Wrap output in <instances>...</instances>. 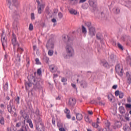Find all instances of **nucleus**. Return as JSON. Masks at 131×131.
I'll return each mask as SVG.
<instances>
[{
    "label": "nucleus",
    "mask_w": 131,
    "mask_h": 131,
    "mask_svg": "<svg viewBox=\"0 0 131 131\" xmlns=\"http://www.w3.org/2000/svg\"><path fill=\"white\" fill-rule=\"evenodd\" d=\"M82 32L84 33V34L86 33V28H85L84 26H82Z\"/></svg>",
    "instance_id": "33"
},
{
    "label": "nucleus",
    "mask_w": 131,
    "mask_h": 131,
    "mask_svg": "<svg viewBox=\"0 0 131 131\" xmlns=\"http://www.w3.org/2000/svg\"><path fill=\"white\" fill-rule=\"evenodd\" d=\"M48 55L49 56H53L54 55V51L49 50L48 51Z\"/></svg>",
    "instance_id": "36"
},
{
    "label": "nucleus",
    "mask_w": 131,
    "mask_h": 131,
    "mask_svg": "<svg viewBox=\"0 0 131 131\" xmlns=\"http://www.w3.org/2000/svg\"><path fill=\"white\" fill-rule=\"evenodd\" d=\"M2 34H1V41L2 42V46L3 47L4 50H5V48H7L8 46V43L7 42V39L5 37H3V35H4V31L2 32Z\"/></svg>",
    "instance_id": "5"
},
{
    "label": "nucleus",
    "mask_w": 131,
    "mask_h": 131,
    "mask_svg": "<svg viewBox=\"0 0 131 131\" xmlns=\"http://www.w3.org/2000/svg\"><path fill=\"white\" fill-rule=\"evenodd\" d=\"M100 15L103 20L107 19V16H106V15H105V13H104V12H101Z\"/></svg>",
    "instance_id": "25"
},
{
    "label": "nucleus",
    "mask_w": 131,
    "mask_h": 131,
    "mask_svg": "<svg viewBox=\"0 0 131 131\" xmlns=\"http://www.w3.org/2000/svg\"><path fill=\"white\" fill-rule=\"evenodd\" d=\"M0 123L2 125L5 124V119L4 118V117H0Z\"/></svg>",
    "instance_id": "31"
},
{
    "label": "nucleus",
    "mask_w": 131,
    "mask_h": 131,
    "mask_svg": "<svg viewBox=\"0 0 131 131\" xmlns=\"http://www.w3.org/2000/svg\"><path fill=\"white\" fill-rule=\"evenodd\" d=\"M35 114L37 116H40V114H39V110H38V108H36L35 111Z\"/></svg>",
    "instance_id": "42"
},
{
    "label": "nucleus",
    "mask_w": 131,
    "mask_h": 131,
    "mask_svg": "<svg viewBox=\"0 0 131 131\" xmlns=\"http://www.w3.org/2000/svg\"><path fill=\"white\" fill-rule=\"evenodd\" d=\"M126 61H127V64H129V65H131V58H130V56H128V57H127Z\"/></svg>",
    "instance_id": "27"
},
{
    "label": "nucleus",
    "mask_w": 131,
    "mask_h": 131,
    "mask_svg": "<svg viewBox=\"0 0 131 131\" xmlns=\"http://www.w3.org/2000/svg\"><path fill=\"white\" fill-rule=\"evenodd\" d=\"M61 81L62 82H66V81H67V79H66V78H62Z\"/></svg>",
    "instance_id": "61"
},
{
    "label": "nucleus",
    "mask_w": 131,
    "mask_h": 131,
    "mask_svg": "<svg viewBox=\"0 0 131 131\" xmlns=\"http://www.w3.org/2000/svg\"><path fill=\"white\" fill-rule=\"evenodd\" d=\"M31 18L32 20H34L35 19V17H34V13H32L31 14Z\"/></svg>",
    "instance_id": "56"
},
{
    "label": "nucleus",
    "mask_w": 131,
    "mask_h": 131,
    "mask_svg": "<svg viewBox=\"0 0 131 131\" xmlns=\"http://www.w3.org/2000/svg\"><path fill=\"white\" fill-rule=\"evenodd\" d=\"M64 112L66 113V114H69L70 113V110L67 108H66V109L64 110Z\"/></svg>",
    "instance_id": "41"
},
{
    "label": "nucleus",
    "mask_w": 131,
    "mask_h": 131,
    "mask_svg": "<svg viewBox=\"0 0 131 131\" xmlns=\"http://www.w3.org/2000/svg\"><path fill=\"white\" fill-rule=\"evenodd\" d=\"M29 125L30 127H31V128H33V124L32 123V121H29Z\"/></svg>",
    "instance_id": "49"
},
{
    "label": "nucleus",
    "mask_w": 131,
    "mask_h": 131,
    "mask_svg": "<svg viewBox=\"0 0 131 131\" xmlns=\"http://www.w3.org/2000/svg\"><path fill=\"white\" fill-rule=\"evenodd\" d=\"M85 120L86 122H91L90 121V118H89V116H86L85 117Z\"/></svg>",
    "instance_id": "53"
},
{
    "label": "nucleus",
    "mask_w": 131,
    "mask_h": 131,
    "mask_svg": "<svg viewBox=\"0 0 131 131\" xmlns=\"http://www.w3.org/2000/svg\"><path fill=\"white\" fill-rule=\"evenodd\" d=\"M59 130H60V131H66V130H65V128H64L63 127L59 128Z\"/></svg>",
    "instance_id": "64"
},
{
    "label": "nucleus",
    "mask_w": 131,
    "mask_h": 131,
    "mask_svg": "<svg viewBox=\"0 0 131 131\" xmlns=\"http://www.w3.org/2000/svg\"><path fill=\"white\" fill-rule=\"evenodd\" d=\"M89 35L93 37L96 35V29L94 27H91V28L89 29Z\"/></svg>",
    "instance_id": "10"
},
{
    "label": "nucleus",
    "mask_w": 131,
    "mask_h": 131,
    "mask_svg": "<svg viewBox=\"0 0 131 131\" xmlns=\"http://www.w3.org/2000/svg\"><path fill=\"white\" fill-rule=\"evenodd\" d=\"M16 16H18V12H17V10H15L12 15L13 18H16Z\"/></svg>",
    "instance_id": "37"
},
{
    "label": "nucleus",
    "mask_w": 131,
    "mask_h": 131,
    "mask_svg": "<svg viewBox=\"0 0 131 131\" xmlns=\"http://www.w3.org/2000/svg\"><path fill=\"white\" fill-rule=\"evenodd\" d=\"M49 69L50 71H51L52 73L56 72V71H57V69H58L57 67L54 66H50L49 67Z\"/></svg>",
    "instance_id": "16"
},
{
    "label": "nucleus",
    "mask_w": 131,
    "mask_h": 131,
    "mask_svg": "<svg viewBox=\"0 0 131 131\" xmlns=\"http://www.w3.org/2000/svg\"><path fill=\"white\" fill-rule=\"evenodd\" d=\"M126 79L127 83V86L131 83V73L129 72H126Z\"/></svg>",
    "instance_id": "8"
},
{
    "label": "nucleus",
    "mask_w": 131,
    "mask_h": 131,
    "mask_svg": "<svg viewBox=\"0 0 131 131\" xmlns=\"http://www.w3.org/2000/svg\"><path fill=\"white\" fill-rule=\"evenodd\" d=\"M31 81L33 84V89L30 92V93H31V95L33 96L32 91H34V92H36V91H39L41 90L42 87L39 83V79L33 76L32 78L31 79Z\"/></svg>",
    "instance_id": "1"
},
{
    "label": "nucleus",
    "mask_w": 131,
    "mask_h": 131,
    "mask_svg": "<svg viewBox=\"0 0 131 131\" xmlns=\"http://www.w3.org/2000/svg\"><path fill=\"white\" fill-rule=\"evenodd\" d=\"M36 121L37 122H39L42 127H43V123L41 122L42 121V120H41V118L40 117V116H37Z\"/></svg>",
    "instance_id": "17"
},
{
    "label": "nucleus",
    "mask_w": 131,
    "mask_h": 131,
    "mask_svg": "<svg viewBox=\"0 0 131 131\" xmlns=\"http://www.w3.org/2000/svg\"><path fill=\"white\" fill-rule=\"evenodd\" d=\"M35 62H36V64H37V65H40V64H41V63H40V62H39V59H38V58L35 59Z\"/></svg>",
    "instance_id": "48"
},
{
    "label": "nucleus",
    "mask_w": 131,
    "mask_h": 131,
    "mask_svg": "<svg viewBox=\"0 0 131 131\" xmlns=\"http://www.w3.org/2000/svg\"><path fill=\"white\" fill-rule=\"evenodd\" d=\"M50 7H47L46 9V12L47 13V14H48V15H50Z\"/></svg>",
    "instance_id": "47"
},
{
    "label": "nucleus",
    "mask_w": 131,
    "mask_h": 131,
    "mask_svg": "<svg viewBox=\"0 0 131 131\" xmlns=\"http://www.w3.org/2000/svg\"><path fill=\"white\" fill-rule=\"evenodd\" d=\"M114 13L115 14H119L120 13V9L118 8H116L114 9Z\"/></svg>",
    "instance_id": "23"
},
{
    "label": "nucleus",
    "mask_w": 131,
    "mask_h": 131,
    "mask_svg": "<svg viewBox=\"0 0 131 131\" xmlns=\"http://www.w3.org/2000/svg\"><path fill=\"white\" fill-rule=\"evenodd\" d=\"M76 104V99L75 98H71L69 100V106H74Z\"/></svg>",
    "instance_id": "12"
},
{
    "label": "nucleus",
    "mask_w": 131,
    "mask_h": 131,
    "mask_svg": "<svg viewBox=\"0 0 131 131\" xmlns=\"http://www.w3.org/2000/svg\"><path fill=\"white\" fill-rule=\"evenodd\" d=\"M97 39L100 40L101 45H104V37H103V35L101 33H97L96 34Z\"/></svg>",
    "instance_id": "7"
},
{
    "label": "nucleus",
    "mask_w": 131,
    "mask_h": 131,
    "mask_svg": "<svg viewBox=\"0 0 131 131\" xmlns=\"http://www.w3.org/2000/svg\"><path fill=\"white\" fill-rule=\"evenodd\" d=\"M4 91H7L8 90V82H6L5 85L3 86Z\"/></svg>",
    "instance_id": "46"
},
{
    "label": "nucleus",
    "mask_w": 131,
    "mask_h": 131,
    "mask_svg": "<svg viewBox=\"0 0 131 131\" xmlns=\"http://www.w3.org/2000/svg\"><path fill=\"white\" fill-rule=\"evenodd\" d=\"M124 96V93H123V92H120V94H119V97L120 98V99H122V98H123V97Z\"/></svg>",
    "instance_id": "38"
},
{
    "label": "nucleus",
    "mask_w": 131,
    "mask_h": 131,
    "mask_svg": "<svg viewBox=\"0 0 131 131\" xmlns=\"http://www.w3.org/2000/svg\"><path fill=\"white\" fill-rule=\"evenodd\" d=\"M7 109L9 113H11V112H12V105H11V103H10L9 105H7Z\"/></svg>",
    "instance_id": "28"
},
{
    "label": "nucleus",
    "mask_w": 131,
    "mask_h": 131,
    "mask_svg": "<svg viewBox=\"0 0 131 131\" xmlns=\"http://www.w3.org/2000/svg\"><path fill=\"white\" fill-rule=\"evenodd\" d=\"M91 104H98V102H97V101L95 100H93L91 101Z\"/></svg>",
    "instance_id": "58"
},
{
    "label": "nucleus",
    "mask_w": 131,
    "mask_h": 131,
    "mask_svg": "<svg viewBox=\"0 0 131 131\" xmlns=\"http://www.w3.org/2000/svg\"><path fill=\"white\" fill-rule=\"evenodd\" d=\"M66 117H67V118H68V119H70V118H71V115H70V113L67 114Z\"/></svg>",
    "instance_id": "59"
},
{
    "label": "nucleus",
    "mask_w": 131,
    "mask_h": 131,
    "mask_svg": "<svg viewBox=\"0 0 131 131\" xmlns=\"http://www.w3.org/2000/svg\"><path fill=\"white\" fill-rule=\"evenodd\" d=\"M58 16L60 19H62V18H63V14L61 12L58 13Z\"/></svg>",
    "instance_id": "55"
},
{
    "label": "nucleus",
    "mask_w": 131,
    "mask_h": 131,
    "mask_svg": "<svg viewBox=\"0 0 131 131\" xmlns=\"http://www.w3.org/2000/svg\"><path fill=\"white\" fill-rule=\"evenodd\" d=\"M76 119H77V120H81V119H82V115H81V114H76Z\"/></svg>",
    "instance_id": "20"
},
{
    "label": "nucleus",
    "mask_w": 131,
    "mask_h": 131,
    "mask_svg": "<svg viewBox=\"0 0 131 131\" xmlns=\"http://www.w3.org/2000/svg\"><path fill=\"white\" fill-rule=\"evenodd\" d=\"M18 47V48L17 49V51H20V52H23L24 51V50L23 48L19 47V46Z\"/></svg>",
    "instance_id": "63"
},
{
    "label": "nucleus",
    "mask_w": 131,
    "mask_h": 131,
    "mask_svg": "<svg viewBox=\"0 0 131 131\" xmlns=\"http://www.w3.org/2000/svg\"><path fill=\"white\" fill-rule=\"evenodd\" d=\"M127 103H130L131 102V98H130V96H129L127 99Z\"/></svg>",
    "instance_id": "62"
},
{
    "label": "nucleus",
    "mask_w": 131,
    "mask_h": 131,
    "mask_svg": "<svg viewBox=\"0 0 131 131\" xmlns=\"http://www.w3.org/2000/svg\"><path fill=\"white\" fill-rule=\"evenodd\" d=\"M32 85V83H31V82H25L26 90H29V88H31Z\"/></svg>",
    "instance_id": "19"
},
{
    "label": "nucleus",
    "mask_w": 131,
    "mask_h": 131,
    "mask_svg": "<svg viewBox=\"0 0 131 131\" xmlns=\"http://www.w3.org/2000/svg\"><path fill=\"white\" fill-rule=\"evenodd\" d=\"M110 58L112 61H115L116 60V55L112 53L111 54Z\"/></svg>",
    "instance_id": "22"
},
{
    "label": "nucleus",
    "mask_w": 131,
    "mask_h": 131,
    "mask_svg": "<svg viewBox=\"0 0 131 131\" xmlns=\"http://www.w3.org/2000/svg\"><path fill=\"white\" fill-rule=\"evenodd\" d=\"M20 57L21 56L19 55V54H18L17 55V57L16 58V61H18V62H20V61H21Z\"/></svg>",
    "instance_id": "43"
},
{
    "label": "nucleus",
    "mask_w": 131,
    "mask_h": 131,
    "mask_svg": "<svg viewBox=\"0 0 131 131\" xmlns=\"http://www.w3.org/2000/svg\"><path fill=\"white\" fill-rule=\"evenodd\" d=\"M18 21L14 20L13 24V28H14L16 31V32H17L18 31Z\"/></svg>",
    "instance_id": "15"
},
{
    "label": "nucleus",
    "mask_w": 131,
    "mask_h": 131,
    "mask_svg": "<svg viewBox=\"0 0 131 131\" xmlns=\"http://www.w3.org/2000/svg\"><path fill=\"white\" fill-rule=\"evenodd\" d=\"M46 48L48 50H50V49H54V43L52 42H51V41L48 40L47 43L46 44Z\"/></svg>",
    "instance_id": "13"
},
{
    "label": "nucleus",
    "mask_w": 131,
    "mask_h": 131,
    "mask_svg": "<svg viewBox=\"0 0 131 131\" xmlns=\"http://www.w3.org/2000/svg\"><path fill=\"white\" fill-rule=\"evenodd\" d=\"M36 2L38 4V6L37 8L38 13L41 14L42 9H43L45 8V5L40 4V2H39V0H36Z\"/></svg>",
    "instance_id": "6"
},
{
    "label": "nucleus",
    "mask_w": 131,
    "mask_h": 131,
    "mask_svg": "<svg viewBox=\"0 0 131 131\" xmlns=\"http://www.w3.org/2000/svg\"><path fill=\"white\" fill-rule=\"evenodd\" d=\"M44 61L47 63V64L49 63V58L48 57L45 56L44 57Z\"/></svg>",
    "instance_id": "51"
},
{
    "label": "nucleus",
    "mask_w": 131,
    "mask_h": 131,
    "mask_svg": "<svg viewBox=\"0 0 131 131\" xmlns=\"http://www.w3.org/2000/svg\"><path fill=\"white\" fill-rule=\"evenodd\" d=\"M70 13L72 14L76 15V14H77V11L74 9H71L70 10Z\"/></svg>",
    "instance_id": "29"
},
{
    "label": "nucleus",
    "mask_w": 131,
    "mask_h": 131,
    "mask_svg": "<svg viewBox=\"0 0 131 131\" xmlns=\"http://www.w3.org/2000/svg\"><path fill=\"white\" fill-rule=\"evenodd\" d=\"M89 4L94 11L98 10V2L97 0H89Z\"/></svg>",
    "instance_id": "3"
},
{
    "label": "nucleus",
    "mask_w": 131,
    "mask_h": 131,
    "mask_svg": "<svg viewBox=\"0 0 131 131\" xmlns=\"http://www.w3.org/2000/svg\"><path fill=\"white\" fill-rule=\"evenodd\" d=\"M107 98H108V99L109 100L110 102H112V100H113V99L111 97V96L108 95Z\"/></svg>",
    "instance_id": "60"
},
{
    "label": "nucleus",
    "mask_w": 131,
    "mask_h": 131,
    "mask_svg": "<svg viewBox=\"0 0 131 131\" xmlns=\"http://www.w3.org/2000/svg\"><path fill=\"white\" fill-rule=\"evenodd\" d=\"M29 30L30 31L33 30V25H32V24H30L29 27Z\"/></svg>",
    "instance_id": "54"
},
{
    "label": "nucleus",
    "mask_w": 131,
    "mask_h": 131,
    "mask_svg": "<svg viewBox=\"0 0 131 131\" xmlns=\"http://www.w3.org/2000/svg\"><path fill=\"white\" fill-rule=\"evenodd\" d=\"M7 5H9V8L10 10H13V9H17L18 8V6L16 7L14 5V3H12V0H7Z\"/></svg>",
    "instance_id": "11"
},
{
    "label": "nucleus",
    "mask_w": 131,
    "mask_h": 131,
    "mask_svg": "<svg viewBox=\"0 0 131 131\" xmlns=\"http://www.w3.org/2000/svg\"><path fill=\"white\" fill-rule=\"evenodd\" d=\"M121 40H123V41H125V40H127L128 39V37L126 35H124L121 37Z\"/></svg>",
    "instance_id": "30"
},
{
    "label": "nucleus",
    "mask_w": 131,
    "mask_h": 131,
    "mask_svg": "<svg viewBox=\"0 0 131 131\" xmlns=\"http://www.w3.org/2000/svg\"><path fill=\"white\" fill-rule=\"evenodd\" d=\"M126 109H131V104H125Z\"/></svg>",
    "instance_id": "39"
},
{
    "label": "nucleus",
    "mask_w": 131,
    "mask_h": 131,
    "mask_svg": "<svg viewBox=\"0 0 131 131\" xmlns=\"http://www.w3.org/2000/svg\"><path fill=\"white\" fill-rule=\"evenodd\" d=\"M15 100V102H16V104H20V97H19V96H17Z\"/></svg>",
    "instance_id": "40"
},
{
    "label": "nucleus",
    "mask_w": 131,
    "mask_h": 131,
    "mask_svg": "<svg viewBox=\"0 0 131 131\" xmlns=\"http://www.w3.org/2000/svg\"><path fill=\"white\" fill-rule=\"evenodd\" d=\"M37 74H38L39 75H40V74H41V69H38L37 70Z\"/></svg>",
    "instance_id": "57"
},
{
    "label": "nucleus",
    "mask_w": 131,
    "mask_h": 131,
    "mask_svg": "<svg viewBox=\"0 0 131 131\" xmlns=\"http://www.w3.org/2000/svg\"><path fill=\"white\" fill-rule=\"evenodd\" d=\"M80 85L82 89H86L88 88V83L84 80H82L80 82Z\"/></svg>",
    "instance_id": "14"
},
{
    "label": "nucleus",
    "mask_w": 131,
    "mask_h": 131,
    "mask_svg": "<svg viewBox=\"0 0 131 131\" xmlns=\"http://www.w3.org/2000/svg\"><path fill=\"white\" fill-rule=\"evenodd\" d=\"M119 111L121 114H124V113H125V108L122 106L119 107Z\"/></svg>",
    "instance_id": "18"
},
{
    "label": "nucleus",
    "mask_w": 131,
    "mask_h": 131,
    "mask_svg": "<svg viewBox=\"0 0 131 131\" xmlns=\"http://www.w3.org/2000/svg\"><path fill=\"white\" fill-rule=\"evenodd\" d=\"M120 94V92H119V90H117L115 92V95L116 97H118V96H119Z\"/></svg>",
    "instance_id": "52"
},
{
    "label": "nucleus",
    "mask_w": 131,
    "mask_h": 131,
    "mask_svg": "<svg viewBox=\"0 0 131 131\" xmlns=\"http://www.w3.org/2000/svg\"><path fill=\"white\" fill-rule=\"evenodd\" d=\"M118 47L120 50H121V51H123V47L122 46L120 43H118Z\"/></svg>",
    "instance_id": "45"
},
{
    "label": "nucleus",
    "mask_w": 131,
    "mask_h": 131,
    "mask_svg": "<svg viewBox=\"0 0 131 131\" xmlns=\"http://www.w3.org/2000/svg\"><path fill=\"white\" fill-rule=\"evenodd\" d=\"M116 127L119 128L121 127V123L118 122L116 123Z\"/></svg>",
    "instance_id": "44"
},
{
    "label": "nucleus",
    "mask_w": 131,
    "mask_h": 131,
    "mask_svg": "<svg viewBox=\"0 0 131 131\" xmlns=\"http://www.w3.org/2000/svg\"><path fill=\"white\" fill-rule=\"evenodd\" d=\"M17 36H16V35H15V33L14 32H12V42L13 46H18L19 47V45L17 43Z\"/></svg>",
    "instance_id": "9"
},
{
    "label": "nucleus",
    "mask_w": 131,
    "mask_h": 131,
    "mask_svg": "<svg viewBox=\"0 0 131 131\" xmlns=\"http://www.w3.org/2000/svg\"><path fill=\"white\" fill-rule=\"evenodd\" d=\"M71 3H73L74 5H76L77 4L78 0H70Z\"/></svg>",
    "instance_id": "50"
},
{
    "label": "nucleus",
    "mask_w": 131,
    "mask_h": 131,
    "mask_svg": "<svg viewBox=\"0 0 131 131\" xmlns=\"http://www.w3.org/2000/svg\"><path fill=\"white\" fill-rule=\"evenodd\" d=\"M82 9H84V10H86L89 8V4L85 3L82 5Z\"/></svg>",
    "instance_id": "26"
},
{
    "label": "nucleus",
    "mask_w": 131,
    "mask_h": 131,
    "mask_svg": "<svg viewBox=\"0 0 131 131\" xmlns=\"http://www.w3.org/2000/svg\"><path fill=\"white\" fill-rule=\"evenodd\" d=\"M115 70L119 76L122 77L123 76V69L122 68H120L119 64L116 66Z\"/></svg>",
    "instance_id": "4"
},
{
    "label": "nucleus",
    "mask_w": 131,
    "mask_h": 131,
    "mask_svg": "<svg viewBox=\"0 0 131 131\" xmlns=\"http://www.w3.org/2000/svg\"><path fill=\"white\" fill-rule=\"evenodd\" d=\"M128 115H129V114H128V113H126L125 119H126L127 121H129V117H128Z\"/></svg>",
    "instance_id": "35"
},
{
    "label": "nucleus",
    "mask_w": 131,
    "mask_h": 131,
    "mask_svg": "<svg viewBox=\"0 0 131 131\" xmlns=\"http://www.w3.org/2000/svg\"><path fill=\"white\" fill-rule=\"evenodd\" d=\"M12 2L13 4V5L16 7H18L19 6V2H18V0H12Z\"/></svg>",
    "instance_id": "21"
},
{
    "label": "nucleus",
    "mask_w": 131,
    "mask_h": 131,
    "mask_svg": "<svg viewBox=\"0 0 131 131\" xmlns=\"http://www.w3.org/2000/svg\"><path fill=\"white\" fill-rule=\"evenodd\" d=\"M123 129L124 131H131V128L129 126H124Z\"/></svg>",
    "instance_id": "32"
},
{
    "label": "nucleus",
    "mask_w": 131,
    "mask_h": 131,
    "mask_svg": "<svg viewBox=\"0 0 131 131\" xmlns=\"http://www.w3.org/2000/svg\"><path fill=\"white\" fill-rule=\"evenodd\" d=\"M85 24L87 27H88L89 29H90V28H92V23H91V21H86Z\"/></svg>",
    "instance_id": "24"
},
{
    "label": "nucleus",
    "mask_w": 131,
    "mask_h": 131,
    "mask_svg": "<svg viewBox=\"0 0 131 131\" xmlns=\"http://www.w3.org/2000/svg\"><path fill=\"white\" fill-rule=\"evenodd\" d=\"M92 124L93 127H95L96 128H98V127H99V124H97V123L93 122Z\"/></svg>",
    "instance_id": "34"
},
{
    "label": "nucleus",
    "mask_w": 131,
    "mask_h": 131,
    "mask_svg": "<svg viewBox=\"0 0 131 131\" xmlns=\"http://www.w3.org/2000/svg\"><path fill=\"white\" fill-rule=\"evenodd\" d=\"M67 54H63V57L64 59H69L71 57L74 56V50L71 45H67L66 46Z\"/></svg>",
    "instance_id": "2"
}]
</instances>
